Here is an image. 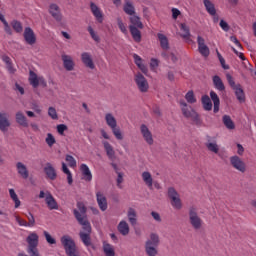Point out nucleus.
<instances>
[{"instance_id": "nucleus-63", "label": "nucleus", "mask_w": 256, "mask_h": 256, "mask_svg": "<svg viewBox=\"0 0 256 256\" xmlns=\"http://www.w3.org/2000/svg\"><path fill=\"white\" fill-rule=\"evenodd\" d=\"M4 31L7 33V35H13V30L11 29V26L9 25V22H4Z\"/></svg>"}, {"instance_id": "nucleus-25", "label": "nucleus", "mask_w": 256, "mask_h": 256, "mask_svg": "<svg viewBox=\"0 0 256 256\" xmlns=\"http://www.w3.org/2000/svg\"><path fill=\"white\" fill-rule=\"evenodd\" d=\"M15 119L16 123L21 127H29V121H27V117L21 111L16 112Z\"/></svg>"}, {"instance_id": "nucleus-31", "label": "nucleus", "mask_w": 256, "mask_h": 256, "mask_svg": "<svg viewBox=\"0 0 256 256\" xmlns=\"http://www.w3.org/2000/svg\"><path fill=\"white\" fill-rule=\"evenodd\" d=\"M129 30L134 41L136 43H141V31L139 30V28L135 26H129Z\"/></svg>"}, {"instance_id": "nucleus-6", "label": "nucleus", "mask_w": 256, "mask_h": 256, "mask_svg": "<svg viewBox=\"0 0 256 256\" xmlns=\"http://www.w3.org/2000/svg\"><path fill=\"white\" fill-rule=\"evenodd\" d=\"M168 197L171 200V205L174 209H182L183 203H181V197L175 188L171 187L168 189Z\"/></svg>"}, {"instance_id": "nucleus-13", "label": "nucleus", "mask_w": 256, "mask_h": 256, "mask_svg": "<svg viewBox=\"0 0 256 256\" xmlns=\"http://www.w3.org/2000/svg\"><path fill=\"white\" fill-rule=\"evenodd\" d=\"M9 127H11L9 114H7V112H0V131H2V133H7Z\"/></svg>"}, {"instance_id": "nucleus-12", "label": "nucleus", "mask_w": 256, "mask_h": 256, "mask_svg": "<svg viewBox=\"0 0 256 256\" xmlns=\"http://www.w3.org/2000/svg\"><path fill=\"white\" fill-rule=\"evenodd\" d=\"M197 43H198V52L202 57H209L211 51L209 50V46L205 43V38L201 36H197Z\"/></svg>"}, {"instance_id": "nucleus-9", "label": "nucleus", "mask_w": 256, "mask_h": 256, "mask_svg": "<svg viewBox=\"0 0 256 256\" xmlns=\"http://www.w3.org/2000/svg\"><path fill=\"white\" fill-rule=\"evenodd\" d=\"M48 13L58 23H61V21H63V14L61 13V8H59V5L51 3L48 7Z\"/></svg>"}, {"instance_id": "nucleus-64", "label": "nucleus", "mask_w": 256, "mask_h": 256, "mask_svg": "<svg viewBox=\"0 0 256 256\" xmlns=\"http://www.w3.org/2000/svg\"><path fill=\"white\" fill-rule=\"evenodd\" d=\"M181 15V11L177 8H172V17L173 19H177Z\"/></svg>"}, {"instance_id": "nucleus-35", "label": "nucleus", "mask_w": 256, "mask_h": 256, "mask_svg": "<svg viewBox=\"0 0 256 256\" xmlns=\"http://www.w3.org/2000/svg\"><path fill=\"white\" fill-rule=\"evenodd\" d=\"M130 27H136L137 29H143V22H141V18L137 15H132L130 17Z\"/></svg>"}, {"instance_id": "nucleus-40", "label": "nucleus", "mask_w": 256, "mask_h": 256, "mask_svg": "<svg viewBox=\"0 0 256 256\" xmlns=\"http://www.w3.org/2000/svg\"><path fill=\"white\" fill-rule=\"evenodd\" d=\"M127 217L131 225H137V211L135 209L129 208Z\"/></svg>"}, {"instance_id": "nucleus-10", "label": "nucleus", "mask_w": 256, "mask_h": 256, "mask_svg": "<svg viewBox=\"0 0 256 256\" xmlns=\"http://www.w3.org/2000/svg\"><path fill=\"white\" fill-rule=\"evenodd\" d=\"M73 213L78 223L82 225V229L86 231L84 233L91 234V223H89V220H87V218H83L77 209H74Z\"/></svg>"}, {"instance_id": "nucleus-44", "label": "nucleus", "mask_w": 256, "mask_h": 256, "mask_svg": "<svg viewBox=\"0 0 256 256\" xmlns=\"http://www.w3.org/2000/svg\"><path fill=\"white\" fill-rule=\"evenodd\" d=\"M62 171L65 173V175H67L68 184L73 185V174H71V170H69L65 162L62 163Z\"/></svg>"}, {"instance_id": "nucleus-19", "label": "nucleus", "mask_w": 256, "mask_h": 256, "mask_svg": "<svg viewBox=\"0 0 256 256\" xmlns=\"http://www.w3.org/2000/svg\"><path fill=\"white\" fill-rule=\"evenodd\" d=\"M96 201L99 209H101L102 211H107V207H108L107 198L105 197L103 192L101 191L96 192Z\"/></svg>"}, {"instance_id": "nucleus-26", "label": "nucleus", "mask_w": 256, "mask_h": 256, "mask_svg": "<svg viewBox=\"0 0 256 256\" xmlns=\"http://www.w3.org/2000/svg\"><path fill=\"white\" fill-rule=\"evenodd\" d=\"M142 181H144L145 185L148 189H153V176L149 171L142 172Z\"/></svg>"}, {"instance_id": "nucleus-22", "label": "nucleus", "mask_w": 256, "mask_h": 256, "mask_svg": "<svg viewBox=\"0 0 256 256\" xmlns=\"http://www.w3.org/2000/svg\"><path fill=\"white\" fill-rule=\"evenodd\" d=\"M26 242L28 243V249L38 247L39 235H37L35 232L30 233L26 238Z\"/></svg>"}, {"instance_id": "nucleus-29", "label": "nucleus", "mask_w": 256, "mask_h": 256, "mask_svg": "<svg viewBox=\"0 0 256 256\" xmlns=\"http://www.w3.org/2000/svg\"><path fill=\"white\" fill-rule=\"evenodd\" d=\"M210 99V101H213L214 103V113H219L221 100H219V96L215 93V91H210Z\"/></svg>"}, {"instance_id": "nucleus-15", "label": "nucleus", "mask_w": 256, "mask_h": 256, "mask_svg": "<svg viewBox=\"0 0 256 256\" xmlns=\"http://www.w3.org/2000/svg\"><path fill=\"white\" fill-rule=\"evenodd\" d=\"M45 203L50 211H57V209H59V204L57 203V200H55L53 194L49 191L46 192Z\"/></svg>"}, {"instance_id": "nucleus-46", "label": "nucleus", "mask_w": 256, "mask_h": 256, "mask_svg": "<svg viewBox=\"0 0 256 256\" xmlns=\"http://www.w3.org/2000/svg\"><path fill=\"white\" fill-rule=\"evenodd\" d=\"M103 251L106 256H115V250L113 249V246L107 242L103 243Z\"/></svg>"}, {"instance_id": "nucleus-38", "label": "nucleus", "mask_w": 256, "mask_h": 256, "mask_svg": "<svg viewBox=\"0 0 256 256\" xmlns=\"http://www.w3.org/2000/svg\"><path fill=\"white\" fill-rule=\"evenodd\" d=\"M234 91L239 103H245V92H243V88H241V85L238 84Z\"/></svg>"}, {"instance_id": "nucleus-24", "label": "nucleus", "mask_w": 256, "mask_h": 256, "mask_svg": "<svg viewBox=\"0 0 256 256\" xmlns=\"http://www.w3.org/2000/svg\"><path fill=\"white\" fill-rule=\"evenodd\" d=\"M80 171L83 175V179L88 182L93 181V174L91 173V170L89 169V166H87V164H81Z\"/></svg>"}, {"instance_id": "nucleus-59", "label": "nucleus", "mask_w": 256, "mask_h": 256, "mask_svg": "<svg viewBox=\"0 0 256 256\" xmlns=\"http://www.w3.org/2000/svg\"><path fill=\"white\" fill-rule=\"evenodd\" d=\"M219 26L226 33L229 31V29H231V27L229 26V23H227V21L225 20H220Z\"/></svg>"}, {"instance_id": "nucleus-23", "label": "nucleus", "mask_w": 256, "mask_h": 256, "mask_svg": "<svg viewBox=\"0 0 256 256\" xmlns=\"http://www.w3.org/2000/svg\"><path fill=\"white\" fill-rule=\"evenodd\" d=\"M16 169L18 175H20L22 179H29V170L27 169V166L25 164H23L22 162H17Z\"/></svg>"}, {"instance_id": "nucleus-49", "label": "nucleus", "mask_w": 256, "mask_h": 256, "mask_svg": "<svg viewBox=\"0 0 256 256\" xmlns=\"http://www.w3.org/2000/svg\"><path fill=\"white\" fill-rule=\"evenodd\" d=\"M77 207H78V213L81 215V217L83 219H87V207H85V204H83L82 202H78L77 203Z\"/></svg>"}, {"instance_id": "nucleus-28", "label": "nucleus", "mask_w": 256, "mask_h": 256, "mask_svg": "<svg viewBox=\"0 0 256 256\" xmlns=\"http://www.w3.org/2000/svg\"><path fill=\"white\" fill-rule=\"evenodd\" d=\"M133 59H134L135 65H137V67L140 69V71H142V73L147 74V71H148L147 66L145 64H143V59L141 58V56L134 54Z\"/></svg>"}, {"instance_id": "nucleus-45", "label": "nucleus", "mask_w": 256, "mask_h": 256, "mask_svg": "<svg viewBox=\"0 0 256 256\" xmlns=\"http://www.w3.org/2000/svg\"><path fill=\"white\" fill-rule=\"evenodd\" d=\"M80 239L82 243H84L85 247H91V234H87L85 232H80Z\"/></svg>"}, {"instance_id": "nucleus-16", "label": "nucleus", "mask_w": 256, "mask_h": 256, "mask_svg": "<svg viewBox=\"0 0 256 256\" xmlns=\"http://www.w3.org/2000/svg\"><path fill=\"white\" fill-rule=\"evenodd\" d=\"M24 39L28 45H35L37 38L35 37V32L31 27H26L24 30Z\"/></svg>"}, {"instance_id": "nucleus-53", "label": "nucleus", "mask_w": 256, "mask_h": 256, "mask_svg": "<svg viewBox=\"0 0 256 256\" xmlns=\"http://www.w3.org/2000/svg\"><path fill=\"white\" fill-rule=\"evenodd\" d=\"M48 115L54 121H57V119H59V115L57 114V110L55 109V107H49L48 108Z\"/></svg>"}, {"instance_id": "nucleus-36", "label": "nucleus", "mask_w": 256, "mask_h": 256, "mask_svg": "<svg viewBox=\"0 0 256 256\" xmlns=\"http://www.w3.org/2000/svg\"><path fill=\"white\" fill-rule=\"evenodd\" d=\"M222 121L226 127V129H229L230 131H233L235 129V122L231 119V116L229 115H224L222 117Z\"/></svg>"}, {"instance_id": "nucleus-21", "label": "nucleus", "mask_w": 256, "mask_h": 256, "mask_svg": "<svg viewBox=\"0 0 256 256\" xmlns=\"http://www.w3.org/2000/svg\"><path fill=\"white\" fill-rule=\"evenodd\" d=\"M44 173L51 181H55V179H57V171L55 170V167H53V164L49 162L46 163L44 167Z\"/></svg>"}, {"instance_id": "nucleus-4", "label": "nucleus", "mask_w": 256, "mask_h": 256, "mask_svg": "<svg viewBox=\"0 0 256 256\" xmlns=\"http://www.w3.org/2000/svg\"><path fill=\"white\" fill-rule=\"evenodd\" d=\"M134 82L140 93H147L149 91V81H147V78L141 72H137L134 75Z\"/></svg>"}, {"instance_id": "nucleus-1", "label": "nucleus", "mask_w": 256, "mask_h": 256, "mask_svg": "<svg viewBox=\"0 0 256 256\" xmlns=\"http://www.w3.org/2000/svg\"><path fill=\"white\" fill-rule=\"evenodd\" d=\"M65 253L67 256H79V251H77V245L75 244V241L71 236L69 235H64L60 239Z\"/></svg>"}, {"instance_id": "nucleus-54", "label": "nucleus", "mask_w": 256, "mask_h": 256, "mask_svg": "<svg viewBox=\"0 0 256 256\" xmlns=\"http://www.w3.org/2000/svg\"><path fill=\"white\" fill-rule=\"evenodd\" d=\"M45 141H46L48 147H53V145H55V143H56L55 136H53V134H51V133L47 134Z\"/></svg>"}, {"instance_id": "nucleus-47", "label": "nucleus", "mask_w": 256, "mask_h": 256, "mask_svg": "<svg viewBox=\"0 0 256 256\" xmlns=\"http://www.w3.org/2000/svg\"><path fill=\"white\" fill-rule=\"evenodd\" d=\"M145 250L148 256H157V246H153L149 243H146Z\"/></svg>"}, {"instance_id": "nucleus-41", "label": "nucleus", "mask_w": 256, "mask_h": 256, "mask_svg": "<svg viewBox=\"0 0 256 256\" xmlns=\"http://www.w3.org/2000/svg\"><path fill=\"white\" fill-rule=\"evenodd\" d=\"M123 9L126 15H130L131 17L135 15V6H133L131 1H126Z\"/></svg>"}, {"instance_id": "nucleus-3", "label": "nucleus", "mask_w": 256, "mask_h": 256, "mask_svg": "<svg viewBox=\"0 0 256 256\" xmlns=\"http://www.w3.org/2000/svg\"><path fill=\"white\" fill-rule=\"evenodd\" d=\"M180 109L186 119H191L194 123H199V114L185 100L179 101Z\"/></svg>"}, {"instance_id": "nucleus-27", "label": "nucleus", "mask_w": 256, "mask_h": 256, "mask_svg": "<svg viewBox=\"0 0 256 256\" xmlns=\"http://www.w3.org/2000/svg\"><path fill=\"white\" fill-rule=\"evenodd\" d=\"M157 37H158V41L160 43L161 49H163L164 51H168L169 39L167 38V36H165V34H163V33H158Z\"/></svg>"}, {"instance_id": "nucleus-32", "label": "nucleus", "mask_w": 256, "mask_h": 256, "mask_svg": "<svg viewBox=\"0 0 256 256\" xmlns=\"http://www.w3.org/2000/svg\"><path fill=\"white\" fill-rule=\"evenodd\" d=\"M204 7L209 15H217V10L215 9V4L211 0H203Z\"/></svg>"}, {"instance_id": "nucleus-55", "label": "nucleus", "mask_w": 256, "mask_h": 256, "mask_svg": "<svg viewBox=\"0 0 256 256\" xmlns=\"http://www.w3.org/2000/svg\"><path fill=\"white\" fill-rule=\"evenodd\" d=\"M117 23L120 31L124 34L127 35V26H125V23H123V20L121 18H117Z\"/></svg>"}, {"instance_id": "nucleus-62", "label": "nucleus", "mask_w": 256, "mask_h": 256, "mask_svg": "<svg viewBox=\"0 0 256 256\" xmlns=\"http://www.w3.org/2000/svg\"><path fill=\"white\" fill-rule=\"evenodd\" d=\"M226 77H227V81H228L230 87H232V89H236V88H237V85L235 84V80H233V76L227 74Z\"/></svg>"}, {"instance_id": "nucleus-18", "label": "nucleus", "mask_w": 256, "mask_h": 256, "mask_svg": "<svg viewBox=\"0 0 256 256\" xmlns=\"http://www.w3.org/2000/svg\"><path fill=\"white\" fill-rule=\"evenodd\" d=\"M63 67L66 71H73L75 69V62L73 61V57L63 54L62 55Z\"/></svg>"}, {"instance_id": "nucleus-60", "label": "nucleus", "mask_w": 256, "mask_h": 256, "mask_svg": "<svg viewBox=\"0 0 256 256\" xmlns=\"http://www.w3.org/2000/svg\"><path fill=\"white\" fill-rule=\"evenodd\" d=\"M15 221H16V223H18V225L20 227H29L28 224H27V221H25L24 219H22L19 216H15Z\"/></svg>"}, {"instance_id": "nucleus-51", "label": "nucleus", "mask_w": 256, "mask_h": 256, "mask_svg": "<svg viewBox=\"0 0 256 256\" xmlns=\"http://www.w3.org/2000/svg\"><path fill=\"white\" fill-rule=\"evenodd\" d=\"M43 235L48 245H55L57 243V240L49 232L43 231Z\"/></svg>"}, {"instance_id": "nucleus-20", "label": "nucleus", "mask_w": 256, "mask_h": 256, "mask_svg": "<svg viewBox=\"0 0 256 256\" xmlns=\"http://www.w3.org/2000/svg\"><path fill=\"white\" fill-rule=\"evenodd\" d=\"M90 9L91 13L95 17V19L98 21V23H103V11H101V8L97 6L95 3H90Z\"/></svg>"}, {"instance_id": "nucleus-61", "label": "nucleus", "mask_w": 256, "mask_h": 256, "mask_svg": "<svg viewBox=\"0 0 256 256\" xmlns=\"http://www.w3.org/2000/svg\"><path fill=\"white\" fill-rule=\"evenodd\" d=\"M27 253L30 255V256H41L39 254V250L36 248H28L27 249Z\"/></svg>"}, {"instance_id": "nucleus-50", "label": "nucleus", "mask_w": 256, "mask_h": 256, "mask_svg": "<svg viewBox=\"0 0 256 256\" xmlns=\"http://www.w3.org/2000/svg\"><path fill=\"white\" fill-rule=\"evenodd\" d=\"M146 243H149L152 246L159 247V235L155 233L150 234V239L147 240Z\"/></svg>"}, {"instance_id": "nucleus-5", "label": "nucleus", "mask_w": 256, "mask_h": 256, "mask_svg": "<svg viewBox=\"0 0 256 256\" xmlns=\"http://www.w3.org/2000/svg\"><path fill=\"white\" fill-rule=\"evenodd\" d=\"M189 219L193 229L199 230L203 227V220L199 217V214H197V209L190 208Z\"/></svg>"}, {"instance_id": "nucleus-11", "label": "nucleus", "mask_w": 256, "mask_h": 256, "mask_svg": "<svg viewBox=\"0 0 256 256\" xmlns=\"http://www.w3.org/2000/svg\"><path fill=\"white\" fill-rule=\"evenodd\" d=\"M140 133L147 145H153V143H155V140L153 139V133L151 132V130H149V127H147V125L142 124L140 126Z\"/></svg>"}, {"instance_id": "nucleus-58", "label": "nucleus", "mask_w": 256, "mask_h": 256, "mask_svg": "<svg viewBox=\"0 0 256 256\" xmlns=\"http://www.w3.org/2000/svg\"><path fill=\"white\" fill-rule=\"evenodd\" d=\"M28 222L27 225L28 227H35V216H33V214L30 212L28 213Z\"/></svg>"}, {"instance_id": "nucleus-2", "label": "nucleus", "mask_w": 256, "mask_h": 256, "mask_svg": "<svg viewBox=\"0 0 256 256\" xmlns=\"http://www.w3.org/2000/svg\"><path fill=\"white\" fill-rule=\"evenodd\" d=\"M105 121L106 125L110 127L114 137L118 141H123V132H121V128L117 127V119H115V116H113L111 113H107L105 115Z\"/></svg>"}, {"instance_id": "nucleus-42", "label": "nucleus", "mask_w": 256, "mask_h": 256, "mask_svg": "<svg viewBox=\"0 0 256 256\" xmlns=\"http://www.w3.org/2000/svg\"><path fill=\"white\" fill-rule=\"evenodd\" d=\"M180 30L182 31L181 37H183V39H186V41L191 39V32L189 31V26H187V24H180Z\"/></svg>"}, {"instance_id": "nucleus-57", "label": "nucleus", "mask_w": 256, "mask_h": 256, "mask_svg": "<svg viewBox=\"0 0 256 256\" xmlns=\"http://www.w3.org/2000/svg\"><path fill=\"white\" fill-rule=\"evenodd\" d=\"M67 129H68V127L65 124H58L56 126L57 133H59L62 136L65 135V131H67Z\"/></svg>"}, {"instance_id": "nucleus-43", "label": "nucleus", "mask_w": 256, "mask_h": 256, "mask_svg": "<svg viewBox=\"0 0 256 256\" xmlns=\"http://www.w3.org/2000/svg\"><path fill=\"white\" fill-rule=\"evenodd\" d=\"M185 100L189 105L197 103V97H195V92H193V90H189L185 94Z\"/></svg>"}, {"instance_id": "nucleus-33", "label": "nucleus", "mask_w": 256, "mask_h": 256, "mask_svg": "<svg viewBox=\"0 0 256 256\" xmlns=\"http://www.w3.org/2000/svg\"><path fill=\"white\" fill-rule=\"evenodd\" d=\"M102 145H104V149L108 158L111 160L115 159V150H113V146H111L107 141H103Z\"/></svg>"}, {"instance_id": "nucleus-7", "label": "nucleus", "mask_w": 256, "mask_h": 256, "mask_svg": "<svg viewBox=\"0 0 256 256\" xmlns=\"http://www.w3.org/2000/svg\"><path fill=\"white\" fill-rule=\"evenodd\" d=\"M28 81L34 89H37L39 85H43V87H47V81H45V78L43 76H37V73H35L33 70L29 71V78Z\"/></svg>"}, {"instance_id": "nucleus-8", "label": "nucleus", "mask_w": 256, "mask_h": 256, "mask_svg": "<svg viewBox=\"0 0 256 256\" xmlns=\"http://www.w3.org/2000/svg\"><path fill=\"white\" fill-rule=\"evenodd\" d=\"M230 163L232 167L240 173H245V171H247V165L239 156L230 157Z\"/></svg>"}, {"instance_id": "nucleus-56", "label": "nucleus", "mask_w": 256, "mask_h": 256, "mask_svg": "<svg viewBox=\"0 0 256 256\" xmlns=\"http://www.w3.org/2000/svg\"><path fill=\"white\" fill-rule=\"evenodd\" d=\"M66 161L69 167H77V160L71 155H66Z\"/></svg>"}, {"instance_id": "nucleus-39", "label": "nucleus", "mask_w": 256, "mask_h": 256, "mask_svg": "<svg viewBox=\"0 0 256 256\" xmlns=\"http://www.w3.org/2000/svg\"><path fill=\"white\" fill-rule=\"evenodd\" d=\"M9 195H10V198L12 199V201H14V203H15V209H19V207H21V200H19V196H17L15 189L10 188Z\"/></svg>"}, {"instance_id": "nucleus-30", "label": "nucleus", "mask_w": 256, "mask_h": 256, "mask_svg": "<svg viewBox=\"0 0 256 256\" xmlns=\"http://www.w3.org/2000/svg\"><path fill=\"white\" fill-rule=\"evenodd\" d=\"M213 85L217 91H225V84H223V80L218 75L213 76L212 78Z\"/></svg>"}, {"instance_id": "nucleus-14", "label": "nucleus", "mask_w": 256, "mask_h": 256, "mask_svg": "<svg viewBox=\"0 0 256 256\" xmlns=\"http://www.w3.org/2000/svg\"><path fill=\"white\" fill-rule=\"evenodd\" d=\"M81 61L87 69H95V62H93V56L89 52H83L81 54Z\"/></svg>"}, {"instance_id": "nucleus-34", "label": "nucleus", "mask_w": 256, "mask_h": 256, "mask_svg": "<svg viewBox=\"0 0 256 256\" xmlns=\"http://www.w3.org/2000/svg\"><path fill=\"white\" fill-rule=\"evenodd\" d=\"M201 101L204 111H211V109H213V103L211 102V98H209V96L203 95Z\"/></svg>"}, {"instance_id": "nucleus-37", "label": "nucleus", "mask_w": 256, "mask_h": 256, "mask_svg": "<svg viewBox=\"0 0 256 256\" xmlns=\"http://www.w3.org/2000/svg\"><path fill=\"white\" fill-rule=\"evenodd\" d=\"M118 231L121 235H129V224L125 220L120 221Z\"/></svg>"}, {"instance_id": "nucleus-52", "label": "nucleus", "mask_w": 256, "mask_h": 256, "mask_svg": "<svg viewBox=\"0 0 256 256\" xmlns=\"http://www.w3.org/2000/svg\"><path fill=\"white\" fill-rule=\"evenodd\" d=\"M88 32L90 33V37L93 39V41H95L96 43H99V41H101V38L99 37V35H97V32H95L93 27L88 26Z\"/></svg>"}, {"instance_id": "nucleus-48", "label": "nucleus", "mask_w": 256, "mask_h": 256, "mask_svg": "<svg viewBox=\"0 0 256 256\" xmlns=\"http://www.w3.org/2000/svg\"><path fill=\"white\" fill-rule=\"evenodd\" d=\"M11 26L12 29L16 32V33H23V24H21L20 21L18 20H13L11 22Z\"/></svg>"}, {"instance_id": "nucleus-17", "label": "nucleus", "mask_w": 256, "mask_h": 256, "mask_svg": "<svg viewBox=\"0 0 256 256\" xmlns=\"http://www.w3.org/2000/svg\"><path fill=\"white\" fill-rule=\"evenodd\" d=\"M205 147L210 151V153H214L215 155L219 153V144H217V140L215 138L208 137Z\"/></svg>"}]
</instances>
